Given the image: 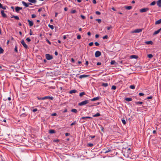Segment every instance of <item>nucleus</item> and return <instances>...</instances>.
<instances>
[{"instance_id":"13d9d810","label":"nucleus","mask_w":161,"mask_h":161,"mask_svg":"<svg viewBox=\"0 0 161 161\" xmlns=\"http://www.w3.org/2000/svg\"><path fill=\"white\" fill-rule=\"evenodd\" d=\"M37 111V108H35L32 110V111L34 112H35Z\"/></svg>"},{"instance_id":"5fc2aeb1","label":"nucleus","mask_w":161,"mask_h":161,"mask_svg":"<svg viewBox=\"0 0 161 161\" xmlns=\"http://www.w3.org/2000/svg\"><path fill=\"white\" fill-rule=\"evenodd\" d=\"M36 17V15L34 14H32L31 15V17L32 18H35Z\"/></svg>"},{"instance_id":"cd10ccee","label":"nucleus","mask_w":161,"mask_h":161,"mask_svg":"<svg viewBox=\"0 0 161 161\" xmlns=\"http://www.w3.org/2000/svg\"><path fill=\"white\" fill-rule=\"evenodd\" d=\"M100 116V114L99 113H97L96 114L93 115V117H98Z\"/></svg>"},{"instance_id":"774afa93","label":"nucleus","mask_w":161,"mask_h":161,"mask_svg":"<svg viewBox=\"0 0 161 161\" xmlns=\"http://www.w3.org/2000/svg\"><path fill=\"white\" fill-rule=\"evenodd\" d=\"M101 64V63L100 62H98L97 64V65H100Z\"/></svg>"},{"instance_id":"c03bdc74","label":"nucleus","mask_w":161,"mask_h":161,"mask_svg":"<svg viewBox=\"0 0 161 161\" xmlns=\"http://www.w3.org/2000/svg\"><path fill=\"white\" fill-rule=\"evenodd\" d=\"M116 87L115 86H112L111 89H112L113 90H115V89H116Z\"/></svg>"},{"instance_id":"bb28decb","label":"nucleus","mask_w":161,"mask_h":161,"mask_svg":"<svg viewBox=\"0 0 161 161\" xmlns=\"http://www.w3.org/2000/svg\"><path fill=\"white\" fill-rule=\"evenodd\" d=\"M92 118L89 117V116H86V117H83L81 118V119H92Z\"/></svg>"},{"instance_id":"9b49d317","label":"nucleus","mask_w":161,"mask_h":161,"mask_svg":"<svg viewBox=\"0 0 161 161\" xmlns=\"http://www.w3.org/2000/svg\"><path fill=\"white\" fill-rule=\"evenodd\" d=\"M1 14L2 15L3 17L5 18L6 17L7 15L4 13V11L3 10H2L1 11Z\"/></svg>"},{"instance_id":"4c0bfd02","label":"nucleus","mask_w":161,"mask_h":161,"mask_svg":"<svg viewBox=\"0 0 161 161\" xmlns=\"http://www.w3.org/2000/svg\"><path fill=\"white\" fill-rule=\"evenodd\" d=\"M49 27L52 29H54V26L52 25H48Z\"/></svg>"},{"instance_id":"37998d69","label":"nucleus","mask_w":161,"mask_h":161,"mask_svg":"<svg viewBox=\"0 0 161 161\" xmlns=\"http://www.w3.org/2000/svg\"><path fill=\"white\" fill-rule=\"evenodd\" d=\"M46 41L49 44L51 45V42L49 41V40L47 38H46Z\"/></svg>"},{"instance_id":"79ce46f5","label":"nucleus","mask_w":161,"mask_h":161,"mask_svg":"<svg viewBox=\"0 0 161 161\" xmlns=\"http://www.w3.org/2000/svg\"><path fill=\"white\" fill-rule=\"evenodd\" d=\"M96 21H97L99 23H100L101 22V20L100 19H96Z\"/></svg>"},{"instance_id":"7ed1b4c3","label":"nucleus","mask_w":161,"mask_h":161,"mask_svg":"<svg viewBox=\"0 0 161 161\" xmlns=\"http://www.w3.org/2000/svg\"><path fill=\"white\" fill-rule=\"evenodd\" d=\"M46 59L47 60H50L53 59V57L52 55L49 54H46L45 55Z\"/></svg>"},{"instance_id":"0eeeda50","label":"nucleus","mask_w":161,"mask_h":161,"mask_svg":"<svg viewBox=\"0 0 161 161\" xmlns=\"http://www.w3.org/2000/svg\"><path fill=\"white\" fill-rule=\"evenodd\" d=\"M149 10V8H142L140 9V12L141 13L146 12Z\"/></svg>"},{"instance_id":"8fccbe9b","label":"nucleus","mask_w":161,"mask_h":161,"mask_svg":"<svg viewBox=\"0 0 161 161\" xmlns=\"http://www.w3.org/2000/svg\"><path fill=\"white\" fill-rule=\"evenodd\" d=\"M95 13L97 15H100L101 14L100 12L98 11H96Z\"/></svg>"},{"instance_id":"f257e3e1","label":"nucleus","mask_w":161,"mask_h":161,"mask_svg":"<svg viewBox=\"0 0 161 161\" xmlns=\"http://www.w3.org/2000/svg\"><path fill=\"white\" fill-rule=\"evenodd\" d=\"M130 153V149L129 148L127 149V151L125 150L124 151L123 154L125 157L128 158L129 157Z\"/></svg>"},{"instance_id":"c756f323","label":"nucleus","mask_w":161,"mask_h":161,"mask_svg":"<svg viewBox=\"0 0 161 161\" xmlns=\"http://www.w3.org/2000/svg\"><path fill=\"white\" fill-rule=\"evenodd\" d=\"M71 111L73 112L76 113L77 112V110L75 109H72L71 110Z\"/></svg>"},{"instance_id":"393cba45","label":"nucleus","mask_w":161,"mask_h":161,"mask_svg":"<svg viewBox=\"0 0 161 161\" xmlns=\"http://www.w3.org/2000/svg\"><path fill=\"white\" fill-rule=\"evenodd\" d=\"M102 86L104 87H106L108 86V85L107 83H102Z\"/></svg>"},{"instance_id":"423d86ee","label":"nucleus","mask_w":161,"mask_h":161,"mask_svg":"<svg viewBox=\"0 0 161 161\" xmlns=\"http://www.w3.org/2000/svg\"><path fill=\"white\" fill-rule=\"evenodd\" d=\"M142 29H136L134 31H131V33L140 32L142 31Z\"/></svg>"},{"instance_id":"338daca9","label":"nucleus","mask_w":161,"mask_h":161,"mask_svg":"<svg viewBox=\"0 0 161 161\" xmlns=\"http://www.w3.org/2000/svg\"><path fill=\"white\" fill-rule=\"evenodd\" d=\"M92 2L94 4H96L97 3L96 1V0H93Z\"/></svg>"},{"instance_id":"603ef678","label":"nucleus","mask_w":161,"mask_h":161,"mask_svg":"<svg viewBox=\"0 0 161 161\" xmlns=\"http://www.w3.org/2000/svg\"><path fill=\"white\" fill-rule=\"evenodd\" d=\"M81 38V36L80 35H78L77 36V39H80Z\"/></svg>"},{"instance_id":"ea45409f","label":"nucleus","mask_w":161,"mask_h":161,"mask_svg":"<svg viewBox=\"0 0 161 161\" xmlns=\"http://www.w3.org/2000/svg\"><path fill=\"white\" fill-rule=\"evenodd\" d=\"M143 103L142 102H136V104H142Z\"/></svg>"},{"instance_id":"a19ab883","label":"nucleus","mask_w":161,"mask_h":161,"mask_svg":"<svg viewBox=\"0 0 161 161\" xmlns=\"http://www.w3.org/2000/svg\"><path fill=\"white\" fill-rule=\"evenodd\" d=\"M115 63H116V62H115V61L112 60V61H111V62H110V64L111 65H113V64H114Z\"/></svg>"},{"instance_id":"aec40b11","label":"nucleus","mask_w":161,"mask_h":161,"mask_svg":"<svg viewBox=\"0 0 161 161\" xmlns=\"http://www.w3.org/2000/svg\"><path fill=\"white\" fill-rule=\"evenodd\" d=\"M161 23V19L156 21L155 22V24L156 25L159 24Z\"/></svg>"},{"instance_id":"39448f33","label":"nucleus","mask_w":161,"mask_h":161,"mask_svg":"<svg viewBox=\"0 0 161 161\" xmlns=\"http://www.w3.org/2000/svg\"><path fill=\"white\" fill-rule=\"evenodd\" d=\"M111 151V149L109 148H107L104 149L103 150V152L104 153H107L108 152Z\"/></svg>"},{"instance_id":"a878e982","label":"nucleus","mask_w":161,"mask_h":161,"mask_svg":"<svg viewBox=\"0 0 161 161\" xmlns=\"http://www.w3.org/2000/svg\"><path fill=\"white\" fill-rule=\"evenodd\" d=\"M49 133L50 134H53L55 133V131L54 130H50L49 131Z\"/></svg>"},{"instance_id":"864d4df0","label":"nucleus","mask_w":161,"mask_h":161,"mask_svg":"<svg viewBox=\"0 0 161 161\" xmlns=\"http://www.w3.org/2000/svg\"><path fill=\"white\" fill-rule=\"evenodd\" d=\"M26 40L28 42H30L31 41V39L29 38H27L26 39Z\"/></svg>"},{"instance_id":"f8f14e48","label":"nucleus","mask_w":161,"mask_h":161,"mask_svg":"<svg viewBox=\"0 0 161 161\" xmlns=\"http://www.w3.org/2000/svg\"><path fill=\"white\" fill-rule=\"evenodd\" d=\"M28 22L29 23V25L30 26H32L33 25V22L32 21L30 20L29 19L27 20Z\"/></svg>"},{"instance_id":"f704fd0d","label":"nucleus","mask_w":161,"mask_h":161,"mask_svg":"<svg viewBox=\"0 0 161 161\" xmlns=\"http://www.w3.org/2000/svg\"><path fill=\"white\" fill-rule=\"evenodd\" d=\"M3 49L2 48V47H0V53H3Z\"/></svg>"},{"instance_id":"e433bc0d","label":"nucleus","mask_w":161,"mask_h":161,"mask_svg":"<svg viewBox=\"0 0 161 161\" xmlns=\"http://www.w3.org/2000/svg\"><path fill=\"white\" fill-rule=\"evenodd\" d=\"M122 122L124 125H125L126 124V121L125 119H122Z\"/></svg>"},{"instance_id":"2f4dec72","label":"nucleus","mask_w":161,"mask_h":161,"mask_svg":"<svg viewBox=\"0 0 161 161\" xmlns=\"http://www.w3.org/2000/svg\"><path fill=\"white\" fill-rule=\"evenodd\" d=\"M37 98L38 100H45L44 97H37Z\"/></svg>"},{"instance_id":"20e7f679","label":"nucleus","mask_w":161,"mask_h":161,"mask_svg":"<svg viewBox=\"0 0 161 161\" xmlns=\"http://www.w3.org/2000/svg\"><path fill=\"white\" fill-rule=\"evenodd\" d=\"M21 43L25 49H27L28 48L27 45L25 44L24 40H21Z\"/></svg>"},{"instance_id":"7c9ffc66","label":"nucleus","mask_w":161,"mask_h":161,"mask_svg":"<svg viewBox=\"0 0 161 161\" xmlns=\"http://www.w3.org/2000/svg\"><path fill=\"white\" fill-rule=\"evenodd\" d=\"M85 94V93L84 92H81L80 93L79 95L80 97H82L83 95Z\"/></svg>"},{"instance_id":"de8ad7c7","label":"nucleus","mask_w":161,"mask_h":161,"mask_svg":"<svg viewBox=\"0 0 161 161\" xmlns=\"http://www.w3.org/2000/svg\"><path fill=\"white\" fill-rule=\"evenodd\" d=\"M88 146L89 147H92L93 146V144L92 143H88Z\"/></svg>"},{"instance_id":"b1692460","label":"nucleus","mask_w":161,"mask_h":161,"mask_svg":"<svg viewBox=\"0 0 161 161\" xmlns=\"http://www.w3.org/2000/svg\"><path fill=\"white\" fill-rule=\"evenodd\" d=\"M22 4L25 6V7H28V5L27 4V3H26L24 1H22Z\"/></svg>"},{"instance_id":"4be33fe9","label":"nucleus","mask_w":161,"mask_h":161,"mask_svg":"<svg viewBox=\"0 0 161 161\" xmlns=\"http://www.w3.org/2000/svg\"><path fill=\"white\" fill-rule=\"evenodd\" d=\"M28 1L31 3H35L36 2V0H28Z\"/></svg>"},{"instance_id":"6e6d98bb","label":"nucleus","mask_w":161,"mask_h":161,"mask_svg":"<svg viewBox=\"0 0 161 161\" xmlns=\"http://www.w3.org/2000/svg\"><path fill=\"white\" fill-rule=\"evenodd\" d=\"M95 44L97 46H98L99 45V43L97 42H96L95 43Z\"/></svg>"},{"instance_id":"3c124183","label":"nucleus","mask_w":161,"mask_h":161,"mask_svg":"<svg viewBox=\"0 0 161 161\" xmlns=\"http://www.w3.org/2000/svg\"><path fill=\"white\" fill-rule=\"evenodd\" d=\"M14 51L16 52H18V50H17V46H16L14 48Z\"/></svg>"},{"instance_id":"e2e57ef3","label":"nucleus","mask_w":161,"mask_h":161,"mask_svg":"<svg viewBox=\"0 0 161 161\" xmlns=\"http://www.w3.org/2000/svg\"><path fill=\"white\" fill-rule=\"evenodd\" d=\"M81 17L83 19H85V17L82 15H81Z\"/></svg>"},{"instance_id":"dca6fc26","label":"nucleus","mask_w":161,"mask_h":161,"mask_svg":"<svg viewBox=\"0 0 161 161\" xmlns=\"http://www.w3.org/2000/svg\"><path fill=\"white\" fill-rule=\"evenodd\" d=\"M76 92H77V90L75 89H74V90H73L70 91L69 92V93L70 94H72L73 93H75Z\"/></svg>"},{"instance_id":"c85d7f7f","label":"nucleus","mask_w":161,"mask_h":161,"mask_svg":"<svg viewBox=\"0 0 161 161\" xmlns=\"http://www.w3.org/2000/svg\"><path fill=\"white\" fill-rule=\"evenodd\" d=\"M12 18H14L15 19L17 20H19V18L18 16H14L13 15L11 17Z\"/></svg>"},{"instance_id":"4d7b16f0","label":"nucleus","mask_w":161,"mask_h":161,"mask_svg":"<svg viewBox=\"0 0 161 161\" xmlns=\"http://www.w3.org/2000/svg\"><path fill=\"white\" fill-rule=\"evenodd\" d=\"M144 94L142 93H139V95L140 96H142L144 95Z\"/></svg>"},{"instance_id":"2eb2a0df","label":"nucleus","mask_w":161,"mask_h":161,"mask_svg":"<svg viewBox=\"0 0 161 161\" xmlns=\"http://www.w3.org/2000/svg\"><path fill=\"white\" fill-rule=\"evenodd\" d=\"M161 30V29L160 28V29H159L157 31H155L153 33V35H155L157 34Z\"/></svg>"},{"instance_id":"0e129e2a","label":"nucleus","mask_w":161,"mask_h":161,"mask_svg":"<svg viewBox=\"0 0 161 161\" xmlns=\"http://www.w3.org/2000/svg\"><path fill=\"white\" fill-rule=\"evenodd\" d=\"M96 61V59L94 58V59H92V62L94 63H95Z\"/></svg>"},{"instance_id":"473e14b6","label":"nucleus","mask_w":161,"mask_h":161,"mask_svg":"<svg viewBox=\"0 0 161 161\" xmlns=\"http://www.w3.org/2000/svg\"><path fill=\"white\" fill-rule=\"evenodd\" d=\"M129 87L131 89H134L135 88V86L134 85H132L130 86Z\"/></svg>"},{"instance_id":"a18cd8bd","label":"nucleus","mask_w":161,"mask_h":161,"mask_svg":"<svg viewBox=\"0 0 161 161\" xmlns=\"http://www.w3.org/2000/svg\"><path fill=\"white\" fill-rule=\"evenodd\" d=\"M76 121H75L70 124V125L72 126L73 125H74L76 124Z\"/></svg>"},{"instance_id":"1a4fd4ad","label":"nucleus","mask_w":161,"mask_h":161,"mask_svg":"<svg viewBox=\"0 0 161 161\" xmlns=\"http://www.w3.org/2000/svg\"><path fill=\"white\" fill-rule=\"evenodd\" d=\"M89 76V75H80L79 76V78L81 79H82L83 78H85L88 77Z\"/></svg>"},{"instance_id":"72a5a7b5","label":"nucleus","mask_w":161,"mask_h":161,"mask_svg":"<svg viewBox=\"0 0 161 161\" xmlns=\"http://www.w3.org/2000/svg\"><path fill=\"white\" fill-rule=\"evenodd\" d=\"M147 56L149 58H152L153 57V55L152 54H148L147 55Z\"/></svg>"},{"instance_id":"49530a36","label":"nucleus","mask_w":161,"mask_h":161,"mask_svg":"<svg viewBox=\"0 0 161 161\" xmlns=\"http://www.w3.org/2000/svg\"><path fill=\"white\" fill-rule=\"evenodd\" d=\"M108 36L107 35H105L103 37V39H107L108 38Z\"/></svg>"},{"instance_id":"69168bd1","label":"nucleus","mask_w":161,"mask_h":161,"mask_svg":"<svg viewBox=\"0 0 161 161\" xmlns=\"http://www.w3.org/2000/svg\"><path fill=\"white\" fill-rule=\"evenodd\" d=\"M57 115V114L56 113H54L53 114H51V115L52 116H55Z\"/></svg>"},{"instance_id":"f03ea898","label":"nucleus","mask_w":161,"mask_h":161,"mask_svg":"<svg viewBox=\"0 0 161 161\" xmlns=\"http://www.w3.org/2000/svg\"><path fill=\"white\" fill-rule=\"evenodd\" d=\"M90 100H86L81 102L78 103V105L80 106L84 105L89 103Z\"/></svg>"},{"instance_id":"ddd939ff","label":"nucleus","mask_w":161,"mask_h":161,"mask_svg":"<svg viewBox=\"0 0 161 161\" xmlns=\"http://www.w3.org/2000/svg\"><path fill=\"white\" fill-rule=\"evenodd\" d=\"M44 98L45 100L46 99H50L51 100H53V97L50 96H45L44 97Z\"/></svg>"},{"instance_id":"f3484780","label":"nucleus","mask_w":161,"mask_h":161,"mask_svg":"<svg viewBox=\"0 0 161 161\" xmlns=\"http://www.w3.org/2000/svg\"><path fill=\"white\" fill-rule=\"evenodd\" d=\"M125 8L127 10H130L132 8V7L131 6H125Z\"/></svg>"},{"instance_id":"680f3d73","label":"nucleus","mask_w":161,"mask_h":161,"mask_svg":"<svg viewBox=\"0 0 161 161\" xmlns=\"http://www.w3.org/2000/svg\"><path fill=\"white\" fill-rule=\"evenodd\" d=\"M93 42H91L89 44V45L90 46H92L93 45Z\"/></svg>"},{"instance_id":"a211bd4d","label":"nucleus","mask_w":161,"mask_h":161,"mask_svg":"<svg viewBox=\"0 0 161 161\" xmlns=\"http://www.w3.org/2000/svg\"><path fill=\"white\" fill-rule=\"evenodd\" d=\"M145 43L147 45H149V44L152 45L153 44V42L152 41H151L146 42Z\"/></svg>"},{"instance_id":"412c9836","label":"nucleus","mask_w":161,"mask_h":161,"mask_svg":"<svg viewBox=\"0 0 161 161\" xmlns=\"http://www.w3.org/2000/svg\"><path fill=\"white\" fill-rule=\"evenodd\" d=\"M130 58H137L138 57L136 55H132L130 56Z\"/></svg>"},{"instance_id":"9d476101","label":"nucleus","mask_w":161,"mask_h":161,"mask_svg":"<svg viewBox=\"0 0 161 161\" xmlns=\"http://www.w3.org/2000/svg\"><path fill=\"white\" fill-rule=\"evenodd\" d=\"M22 9V7H19L17 6L15 8V10L16 12L18 13L20 10Z\"/></svg>"},{"instance_id":"6e6552de","label":"nucleus","mask_w":161,"mask_h":161,"mask_svg":"<svg viewBox=\"0 0 161 161\" xmlns=\"http://www.w3.org/2000/svg\"><path fill=\"white\" fill-rule=\"evenodd\" d=\"M101 53L99 51H97L95 54V55L96 57H98L101 55Z\"/></svg>"},{"instance_id":"58836bf2","label":"nucleus","mask_w":161,"mask_h":161,"mask_svg":"<svg viewBox=\"0 0 161 161\" xmlns=\"http://www.w3.org/2000/svg\"><path fill=\"white\" fill-rule=\"evenodd\" d=\"M76 11L75 10H73L71 11V13L72 14H75L76 13Z\"/></svg>"},{"instance_id":"5701e85b","label":"nucleus","mask_w":161,"mask_h":161,"mask_svg":"<svg viewBox=\"0 0 161 161\" xmlns=\"http://www.w3.org/2000/svg\"><path fill=\"white\" fill-rule=\"evenodd\" d=\"M125 100L128 102H130L131 101L132 99L131 98H126L125 99Z\"/></svg>"},{"instance_id":"6ab92c4d","label":"nucleus","mask_w":161,"mask_h":161,"mask_svg":"<svg viewBox=\"0 0 161 161\" xmlns=\"http://www.w3.org/2000/svg\"><path fill=\"white\" fill-rule=\"evenodd\" d=\"M99 99V98L98 97H94V98H93L91 100H90L91 101H95L96 100H97Z\"/></svg>"},{"instance_id":"09e8293b","label":"nucleus","mask_w":161,"mask_h":161,"mask_svg":"<svg viewBox=\"0 0 161 161\" xmlns=\"http://www.w3.org/2000/svg\"><path fill=\"white\" fill-rule=\"evenodd\" d=\"M0 161H3V158L1 155H0Z\"/></svg>"},{"instance_id":"c9c22d12","label":"nucleus","mask_w":161,"mask_h":161,"mask_svg":"<svg viewBox=\"0 0 161 161\" xmlns=\"http://www.w3.org/2000/svg\"><path fill=\"white\" fill-rule=\"evenodd\" d=\"M156 2L155 1H153L150 4V5L151 6L154 5L156 4Z\"/></svg>"},{"instance_id":"4468645a","label":"nucleus","mask_w":161,"mask_h":161,"mask_svg":"<svg viewBox=\"0 0 161 161\" xmlns=\"http://www.w3.org/2000/svg\"><path fill=\"white\" fill-rule=\"evenodd\" d=\"M157 4L159 7H161V0H158L157 1Z\"/></svg>"},{"instance_id":"bf43d9fd","label":"nucleus","mask_w":161,"mask_h":161,"mask_svg":"<svg viewBox=\"0 0 161 161\" xmlns=\"http://www.w3.org/2000/svg\"><path fill=\"white\" fill-rule=\"evenodd\" d=\"M6 7H7V6H3L2 8L4 10H5L6 9Z\"/></svg>"},{"instance_id":"052dcab7","label":"nucleus","mask_w":161,"mask_h":161,"mask_svg":"<svg viewBox=\"0 0 161 161\" xmlns=\"http://www.w3.org/2000/svg\"><path fill=\"white\" fill-rule=\"evenodd\" d=\"M21 116H26V114H25V113L22 114H21Z\"/></svg>"}]
</instances>
